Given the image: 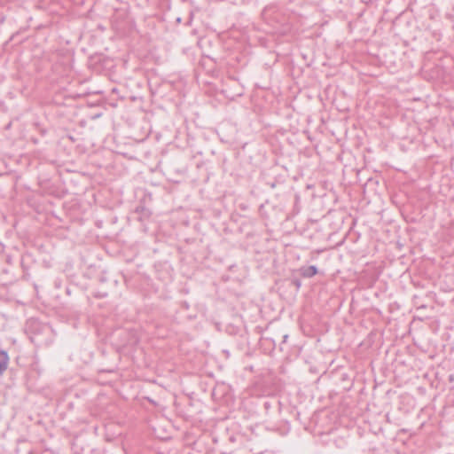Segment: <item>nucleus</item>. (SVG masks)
I'll return each instance as SVG.
<instances>
[{
    "label": "nucleus",
    "instance_id": "nucleus-1",
    "mask_svg": "<svg viewBox=\"0 0 454 454\" xmlns=\"http://www.w3.org/2000/svg\"><path fill=\"white\" fill-rule=\"evenodd\" d=\"M26 331L29 334L30 340L36 346H44L51 342V329L38 320H28L26 324Z\"/></svg>",
    "mask_w": 454,
    "mask_h": 454
},
{
    "label": "nucleus",
    "instance_id": "nucleus-2",
    "mask_svg": "<svg viewBox=\"0 0 454 454\" xmlns=\"http://www.w3.org/2000/svg\"><path fill=\"white\" fill-rule=\"evenodd\" d=\"M301 277L309 278L317 274V268L314 265L302 266L299 269Z\"/></svg>",
    "mask_w": 454,
    "mask_h": 454
},
{
    "label": "nucleus",
    "instance_id": "nucleus-3",
    "mask_svg": "<svg viewBox=\"0 0 454 454\" xmlns=\"http://www.w3.org/2000/svg\"><path fill=\"white\" fill-rule=\"evenodd\" d=\"M9 364L8 353L4 350H0V376H2L7 370Z\"/></svg>",
    "mask_w": 454,
    "mask_h": 454
},
{
    "label": "nucleus",
    "instance_id": "nucleus-4",
    "mask_svg": "<svg viewBox=\"0 0 454 454\" xmlns=\"http://www.w3.org/2000/svg\"><path fill=\"white\" fill-rule=\"evenodd\" d=\"M136 213L139 214L140 215V219L142 218H149L150 215H151V212L148 208L145 207H137L136 208Z\"/></svg>",
    "mask_w": 454,
    "mask_h": 454
},
{
    "label": "nucleus",
    "instance_id": "nucleus-5",
    "mask_svg": "<svg viewBox=\"0 0 454 454\" xmlns=\"http://www.w3.org/2000/svg\"><path fill=\"white\" fill-rule=\"evenodd\" d=\"M292 283H293V285H294V286H295V287H296L297 289H299V288L301 287V280H300V279H298V278H294V279L292 280Z\"/></svg>",
    "mask_w": 454,
    "mask_h": 454
},
{
    "label": "nucleus",
    "instance_id": "nucleus-6",
    "mask_svg": "<svg viewBox=\"0 0 454 454\" xmlns=\"http://www.w3.org/2000/svg\"><path fill=\"white\" fill-rule=\"evenodd\" d=\"M287 339H288V335H287V334H285V335L283 336V342H286Z\"/></svg>",
    "mask_w": 454,
    "mask_h": 454
}]
</instances>
